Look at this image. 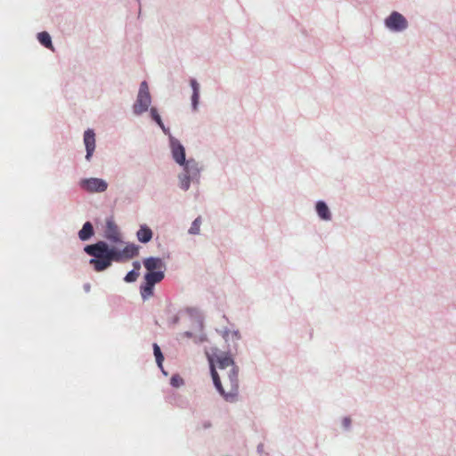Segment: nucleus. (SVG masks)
Instances as JSON below:
<instances>
[{"label": "nucleus", "mask_w": 456, "mask_h": 456, "mask_svg": "<svg viewBox=\"0 0 456 456\" xmlns=\"http://www.w3.org/2000/svg\"><path fill=\"white\" fill-rule=\"evenodd\" d=\"M136 236L139 241L147 243L152 238V231L147 225H141Z\"/></svg>", "instance_id": "nucleus-12"}, {"label": "nucleus", "mask_w": 456, "mask_h": 456, "mask_svg": "<svg viewBox=\"0 0 456 456\" xmlns=\"http://www.w3.org/2000/svg\"><path fill=\"white\" fill-rule=\"evenodd\" d=\"M80 186L83 190L90 192H103L108 188V183L101 178H86L80 181Z\"/></svg>", "instance_id": "nucleus-6"}, {"label": "nucleus", "mask_w": 456, "mask_h": 456, "mask_svg": "<svg viewBox=\"0 0 456 456\" xmlns=\"http://www.w3.org/2000/svg\"><path fill=\"white\" fill-rule=\"evenodd\" d=\"M143 265L147 272H157V271H164L165 272V264L159 257H148L143 260Z\"/></svg>", "instance_id": "nucleus-11"}, {"label": "nucleus", "mask_w": 456, "mask_h": 456, "mask_svg": "<svg viewBox=\"0 0 456 456\" xmlns=\"http://www.w3.org/2000/svg\"><path fill=\"white\" fill-rule=\"evenodd\" d=\"M164 277V271L147 272L144 275L145 282L141 286V296L144 300L153 296L154 285L159 283Z\"/></svg>", "instance_id": "nucleus-3"}, {"label": "nucleus", "mask_w": 456, "mask_h": 456, "mask_svg": "<svg viewBox=\"0 0 456 456\" xmlns=\"http://www.w3.org/2000/svg\"><path fill=\"white\" fill-rule=\"evenodd\" d=\"M153 351H154V355L156 357V362H157L159 367L161 368L164 357H163V354H162V353L160 351L159 346L157 344H153Z\"/></svg>", "instance_id": "nucleus-16"}, {"label": "nucleus", "mask_w": 456, "mask_h": 456, "mask_svg": "<svg viewBox=\"0 0 456 456\" xmlns=\"http://www.w3.org/2000/svg\"><path fill=\"white\" fill-rule=\"evenodd\" d=\"M316 211L318 216L323 220H330L331 217L329 208L323 201L317 202Z\"/></svg>", "instance_id": "nucleus-14"}, {"label": "nucleus", "mask_w": 456, "mask_h": 456, "mask_svg": "<svg viewBox=\"0 0 456 456\" xmlns=\"http://www.w3.org/2000/svg\"><path fill=\"white\" fill-rule=\"evenodd\" d=\"M151 117L152 118L158 123V125L162 128L164 129V125L162 123V120L160 118V116L159 115V113L157 112L156 109H151Z\"/></svg>", "instance_id": "nucleus-20"}, {"label": "nucleus", "mask_w": 456, "mask_h": 456, "mask_svg": "<svg viewBox=\"0 0 456 456\" xmlns=\"http://www.w3.org/2000/svg\"><path fill=\"white\" fill-rule=\"evenodd\" d=\"M84 142L86 150V159L90 160L95 149V134L93 130L88 129L85 132Z\"/></svg>", "instance_id": "nucleus-10"}, {"label": "nucleus", "mask_w": 456, "mask_h": 456, "mask_svg": "<svg viewBox=\"0 0 456 456\" xmlns=\"http://www.w3.org/2000/svg\"><path fill=\"white\" fill-rule=\"evenodd\" d=\"M94 235V227L90 222H86L78 232L81 240H87Z\"/></svg>", "instance_id": "nucleus-13"}, {"label": "nucleus", "mask_w": 456, "mask_h": 456, "mask_svg": "<svg viewBox=\"0 0 456 456\" xmlns=\"http://www.w3.org/2000/svg\"><path fill=\"white\" fill-rule=\"evenodd\" d=\"M172 154L176 163L184 166L188 171L190 161H185V151L183 146L179 142H172Z\"/></svg>", "instance_id": "nucleus-9"}, {"label": "nucleus", "mask_w": 456, "mask_h": 456, "mask_svg": "<svg viewBox=\"0 0 456 456\" xmlns=\"http://www.w3.org/2000/svg\"><path fill=\"white\" fill-rule=\"evenodd\" d=\"M210 370L214 385L226 402L237 401L239 395V369L218 373L215 369L214 359H210Z\"/></svg>", "instance_id": "nucleus-2"}, {"label": "nucleus", "mask_w": 456, "mask_h": 456, "mask_svg": "<svg viewBox=\"0 0 456 456\" xmlns=\"http://www.w3.org/2000/svg\"><path fill=\"white\" fill-rule=\"evenodd\" d=\"M191 86L192 87L193 92H200V86L195 79L191 80Z\"/></svg>", "instance_id": "nucleus-22"}, {"label": "nucleus", "mask_w": 456, "mask_h": 456, "mask_svg": "<svg viewBox=\"0 0 456 456\" xmlns=\"http://www.w3.org/2000/svg\"><path fill=\"white\" fill-rule=\"evenodd\" d=\"M200 225H201V218L200 217H197L192 222L191 226L189 229V232L191 234H198L200 232Z\"/></svg>", "instance_id": "nucleus-17"}, {"label": "nucleus", "mask_w": 456, "mask_h": 456, "mask_svg": "<svg viewBox=\"0 0 456 456\" xmlns=\"http://www.w3.org/2000/svg\"><path fill=\"white\" fill-rule=\"evenodd\" d=\"M214 359L215 363V369L216 368L219 370L218 373H223V371L227 370H232V369H239L235 363L232 358L228 355L227 354L222 353L219 354H213L208 356V361L210 362V359Z\"/></svg>", "instance_id": "nucleus-5"}, {"label": "nucleus", "mask_w": 456, "mask_h": 456, "mask_svg": "<svg viewBox=\"0 0 456 456\" xmlns=\"http://www.w3.org/2000/svg\"><path fill=\"white\" fill-rule=\"evenodd\" d=\"M385 23L389 29L394 31H402L405 29L408 26L406 19L397 12H393L386 19Z\"/></svg>", "instance_id": "nucleus-7"}, {"label": "nucleus", "mask_w": 456, "mask_h": 456, "mask_svg": "<svg viewBox=\"0 0 456 456\" xmlns=\"http://www.w3.org/2000/svg\"><path fill=\"white\" fill-rule=\"evenodd\" d=\"M86 289L88 291L90 289V285H86Z\"/></svg>", "instance_id": "nucleus-25"}, {"label": "nucleus", "mask_w": 456, "mask_h": 456, "mask_svg": "<svg viewBox=\"0 0 456 456\" xmlns=\"http://www.w3.org/2000/svg\"><path fill=\"white\" fill-rule=\"evenodd\" d=\"M151 102L149 86L146 81L140 85L137 99L133 106L134 112L137 115L145 112Z\"/></svg>", "instance_id": "nucleus-4"}, {"label": "nucleus", "mask_w": 456, "mask_h": 456, "mask_svg": "<svg viewBox=\"0 0 456 456\" xmlns=\"http://www.w3.org/2000/svg\"><path fill=\"white\" fill-rule=\"evenodd\" d=\"M85 251L93 258L89 261L96 272L106 270L114 262L129 260L138 255V247L134 244L126 245L122 250L115 248H109L104 241L87 245Z\"/></svg>", "instance_id": "nucleus-1"}, {"label": "nucleus", "mask_w": 456, "mask_h": 456, "mask_svg": "<svg viewBox=\"0 0 456 456\" xmlns=\"http://www.w3.org/2000/svg\"><path fill=\"white\" fill-rule=\"evenodd\" d=\"M344 425H345V427L347 428L350 425V419H344Z\"/></svg>", "instance_id": "nucleus-24"}, {"label": "nucleus", "mask_w": 456, "mask_h": 456, "mask_svg": "<svg viewBox=\"0 0 456 456\" xmlns=\"http://www.w3.org/2000/svg\"><path fill=\"white\" fill-rule=\"evenodd\" d=\"M199 99H200V92H193L192 96H191V103H192L193 110H197Z\"/></svg>", "instance_id": "nucleus-21"}, {"label": "nucleus", "mask_w": 456, "mask_h": 456, "mask_svg": "<svg viewBox=\"0 0 456 456\" xmlns=\"http://www.w3.org/2000/svg\"><path fill=\"white\" fill-rule=\"evenodd\" d=\"M39 42L45 47L53 49L51 37L47 32H40L37 35Z\"/></svg>", "instance_id": "nucleus-15"}, {"label": "nucleus", "mask_w": 456, "mask_h": 456, "mask_svg": "<svg viewBox=\"0 0 456 456\" xmlns=\"http://www.w3.org/2000/svg\"><path fill=\"white\" fill-rule=\"evenodd\" d=\"M170 384L174 387H179L183 385V379L178 375H174L170 379Z\"/></svg>", "instance_id": "nucleus-18"}, {"label": "nucleus", "mask_w": 456, "mask_h": 456, "mask_svg": "<svg viewBox=\"0 0 456 456\" xmlns=\"http://www.w3.org/2000/svg\"><path fill=\"white\" fill-rule=\"evenodd\" d=\"M104 237L113 243L122 242V236L118 226L113 218H108L105 224Z\"/></svg>", "instance_id": "nucleus-8"}, {"label": "nucleus", "mask_w": 456, "mask_h": 456, "mask_svg": "<svg viewBox=\"0 0 456 456\" xmlns=\"http://www.w3.org/2000/svg\"><path fill=\"white\" fill-rule=\"evenodd\" d=\"M139 276V273L135 270H132L130 271L125 277V281L126 282H133L134 281H136V279L138 278Z\"/></svg>", "instance_id": "nucleus-19"}, {"label": "nucleus", "mask_w": 456, "mask_h": 456, "mask_svg": "<svg viewBox=\"0 0 456 456\" xmlns=\"http://www.w3.org/2000/svg\"><path fill=\"white\" fill-rule=\"evenodd\" d=\"M134 270L138 272V270L141 267L140 263L139 262H134Z\"/></svg>", "instance_id": "nucleus-23"}]
</instances>
